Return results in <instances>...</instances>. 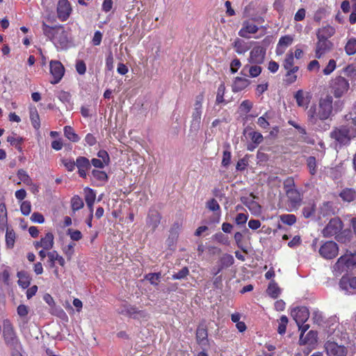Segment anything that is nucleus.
I'll return each mask as SVG.
<instances>
[{
    "label": "nucleus",
    "instance_id": "nucleus-42",
    "mask_svg": "<svg viewBox=\"0 0 356 356\" xmlns=\"http://www.w3.org/2000/svg\"><path fill=\"white\" fill-rule=\"evenodd\" d=\"M76 165L78 168H90L91 167L90 161L85 156H79L76 161Z\"/></svg>",
    "mask_w": 356,
    "mask_h": 356
},
{
    "label": "nucleus",
    "instance_id": "nucleus-49",
    "mask_svg": "<svg viewBox=\"0 0 356 356\" xmlns=\"http://www.w3.org/2000/svg\"><path fill=\"white\" fill-rule=\"evenodd\" d=\"M189 274L188 267L182 268L179 272L174 273L172 276L173 280H182L186 278Z\"/></svg>",
    "mask_w": 356,
    "mask_h": 356
},
{
    "label": "nucleus",
    "instance_id": "nucleus-30",
    "mask_svg": "<svg viewBox=\"0 0 356 356\" xmlns=\"http://www.w3.org/2000/svg\"><path fill=\"white\" fill-rule=\"evenodd\" d=\"M54 235L51 232H48L45 234L44 237L41 238L42 248L44 250H51L54 246Z\"/></svg>",
    "mask_w": 356,
    "mask_h": 356
},
{
    "label": "nucleus",
    "instance_id": "nucleus-13",
    "mask_svg": "<svg viewBox=\"0 0 356 356\" xmlns=\"http://www.w3.org/2000/svg\"><path fill=\"white\" fill-rule=\"evenodd\" d=\"M161 218V214L157 210L150 209L149 211L146 218V225L152 232H154L159 227Z\"/></svg>",
    "mask_w": 356,
    "mask_h": 356
},
{
    "label": "nucleus",
    "instance_id": "nucleus-63",
    "mask_svg": "<svg viewBox=\"0 0 356 356\" xmlns=\"http://www.w3.org/2000/svg\"><path fill=\"white\" fill-rule=\"evenodd\" d=\"M29 308L28 306H26L25 305H19L17 307V314L20 317H25V316H26L28 315V314H29Z\"/></svg>",
    "mask_w": 356,
    "mask_h": 356
},
{
    "label": "nucleus",
    "instance_id": "nucleus-35",
    "mask_svg": "<svg viewBox=\"0 0 356 356\" xmlns=\"http://www.w3.org/2000/svg\"><path fill=\"white\" fill-rule=\"evenodd\" d=\"M307 167L311 175L314 176L317 172V162L314 156H310L306 160Z\"/></svg>",
    "mask_w": 356,
    "mask_h": 356
},
{
    "label": "nucleus",
    "instance_id": "nucleus-9",
    "mask_svg": "<svg viewBox=\"0 0 356 356\" xmlns=\"http://www.w3.org/2000/svg\"><path fill=\"white\" fill-rule=\"evenodd\" d=\"M338 252V245L334 241H327L325 243L319 250L320 254L327 259L334 258L337 255Z\"/></svg>",
    "mask_w": 356,
    "mask_h": 356
},
{
    "label": "nucleus",
    "instance_id": "nucleus-14",
    "mask_svg": "<svg viewBox=\"0 0 356 356\" xmlns=\"http://www.w3.org/2000/svg\"><path fill=\"white\" fill-rule=\"evenodd\" d=\"M317 39L318 41L316 44L315 56L317 58H321L332 49L333 44L328 40H323L321 38Z\"/></svg>",
    "mask_w": 356,
    "mask_h": 356
},
{
    "label": "nucleus",
    "instance_id": "nucleus-19",
    "mask_svg": "<svg viewBox=\"0 0 356 356\" xmlns=\"http://www.w3.org/2000/svg\"><path fill=\"white\" fill-rule=\"evenodd\" d=\"M257 31L258 27L256 25L249 22H245L242 29L238 32V35L242 38H249L250 34L256 33Z\"/></svg>",
    "mask_w": 356,
    "mask_h": 356
},
{
    "label": "nucleus",
    "instance_id": "nucleus-21",
    "mask_svg": "<svg viewBox=\"0 0 356 356\" xmlns=\"http://www.w3.org/2000/svg\"><path fill=\"white\" fill-rule=\"evenodd\" d=\"M294 97L296 100L298 106L300 107L307 108L310 102V97L309 93L305 92L302 90H298L295 94Z\"/></svg>",
    "mask_w": 356,
    "mask_h": 356
},
{
    "label": "nucleus",
    "instance_id": "nucleus-32",
    "mask_svg": "<svg viewBox=\"0 0 356 356\" xmlns=\"http://www.w3.org/2000/svg\"><path fill=\"white\" fill-rule=\"evenodd\" d=\"M206 207L209 210H210L213 212H216L215 214L217 216L218 219L220 218V207L218 202H217V200L216 199L212 198V199L209 200V201H207L206 202Z\"/></svg>",
    "mask_w": 356,
    "mask_h": 356
},
{
    "label": "nucleus",
    "instance_id": "nucleus-26",
    "mask_svg": "<svg viewBox=\"0 0 356 356\" xmlns=\"http://www.w3.org/2000/svg\"><path fill=\"white\" fill-rule=\"evenodd\" d=\"M96 193L95 192L89 188L85 189V200L87 206L88 207L90 213L93 211V204L95 201Z\"/></svg>",
    "mask_w": 356,
    "mask_h": 356
},
{
    "label": "nucleus",
    "instance_id": "nucleus-47",
    "mask_svg": "<svg viewBox=\"0 0 356 356\" xmlns=\"http://www.w3.org/2000/svg\"><path fill=\"white\" fill-rule=\"evenodd\" d=\"M71 203L74 211H77L83 207V202L78 195H75L72 198Z\"/></svg>",
    "mask_w": 356,
    "mask_h": 356
},
{
    "label": "nucleus",
    "instance_id": "nucleus-28",
    "mask_svg": "<svg viewBox=\"0 0 356 356\" xmlns=\"http://www.w3.org/2000/svg\"><path fill=\"white\" fill-rule=\"evenodd\" d=\"M293 41V38L291 35H286L281 37L278 42L277 53L280 54H282L284 51V49H282L280 51V52H279L280 49V48L282 47L284 49L286 48L287 47H289V45H291L292 44Z\"/></svg>",
    "mask_w": 356,
    "mask_h": 356
},
{
    "label": "nucleus",
    "instance_id": "nucleus-59",
    "mask_svg": "<svg viewBox=\"0 0 356 356\" xmlns=\"http://www.w3.org/2000/svg\"><path fill=\"white\" fill-rule=\"evenodd\" d=\"M336 68V61L333 59L329 60L327 66L323 70V74L325 75L330 74Z\"/></svg>",
    "mask_w": 356,
    "mask_h": 356
},
{
    "label": "nucleus",
    "instance_id": "nucleus-52",
    "mask_svg": "<svg viewBox=\"0 0 356 356\" xmlns=\"http://www.w3.org/2000/svg\"><path fill=\"white\" fill-rule=\"evenodd\" d=\"M283 186L285 193L296 188L294 179L292 177L286 178L284 181Z\"/></svg>",
    "mask_w": 356,
    "mask_h": 356
},
{
    "label": "nucleus",
    "instance_id": "nucleus-29",
    "mask_svg": "<svg viewBox=\"0 0 356 356\" xmlns=\"http://www.w3.org/2000/svg\"><path fill=\"white\" fill-rule=\"evenodd\" d=\"M334 270L337 272L338 273H341L343 272H347L348 270V266L346 261V256L345 254L340 257L336 264H334Z\"/></svg>",
    "mask_w": 356,
    "mask_h": 356
},
{
    "label": "nucleus",
    "instance_id": "nucleus-5",
    "mask_svg": "<svg viewBox=\"0 0 356 356\" xmlns=\"http://www.w3.org/2000/svg\"><path fill=\"white\" fill-rule=\"evenodd\" d=\"M118 313L137 320H147L149 318L145 310H140L136 306L127 304L121 305L118 309Z\"/></svg>",
    "mask_w": 356,
    "mask_h": 356
},
{
    "label": "nucleus",
    "instance_id": "nucleus-4",
    "mask_svg": "<svg viewBox=\"0 0 356 356\" xmlns=\"http://www.w3.org/2000/svg\"><path fill=\"white\" fill-rule=\"evenodd\" d=\"M3 337L5 343L10 348H20L21 342L18 339L11 322L6 319L3 321Z\"/></svg>",
    "mask_w": 356,
    "mask_h": 356
},
{
    "label": "nucleus",
    "instance_id": "nucleus-22",
    "mask_svg": "<svg viewBox=\"0 0 356 356\" xmlns=\"http://www.w3.org/2000/svg\"><path fill=\"white\" fill-rule=\"evenodd\" d=\"M259 65V64L245 65L243 67L241 73L245 75L246 72H248L250 77H257L262 71V68Z\"/></svg>",
    "mask_w": 356,
    "mask_h": 356
},
{
    "label": "nucleus",
    "instance_id": "nucleus-2",
    "mask_svg": "<svg viewBox=\"0 0 356 356\" xmlns=\"http://www.w3.org/2000/svg\"><path fill=\"white\" fill-rule=\"evenodd\" d=\"M43 34L51 40L57 48L66 49L70 42L69 33L62 25L52 26L47 24V22L42 23Z\"/></svg>",
    "mask_w": 356,
    "mask_h": 356
},
{
    "label": "nucleus",
    "instance_id": "nucleus-64",
    "mask_svg": "<svg viewBox=\"0 0 356 356\" xmlns=\"http://www.w3.org/2000/svg\"><path fill=\"white\" fill-rule=\"evenodd\" d=\"M97 156L106 165H108L110 162V157L106 151L99 150L97 153Z\"/></svg>",
    "mask_w": 356,
    "mask_h": 356
},
{
    "label": "nucleus",
    "instance_id": "nucleus-7",
    "mask_svg": "<svg viewBox=\"0 0 356 356\" xmlns=\"http://www.w3.org/2000/svg\"><path fill=\"white\" fill-rule=\"evenodd\" d=\"M50 73L53 76L51 83L56 84L60 82L65 74V67L58 60H51L49 63Z\"/></svg>",
    "mask_w": 356,
    "mask_h": 356
},
{
    "label": "nucleus",
    "instance_id": "nucleus-20",
    "mask_svg": "<svg viewBox=\"0 0 356 356\" xmlns=\"http://www.w3.org/2000/svg\"><path fill=\"white\" fill-rule=\"evenodd\" d=\"M250 84V81L246 78L236 76L232 84V91L234 92H240L246 88Z\"/></svg>",
    "mask_w": 356,
    "mask_h": 356
},
{
    "label": "nucleus",
    "instance_id": "nucleus-53",
    "mask_svg": "<svg viewBox=\"0 0 356 356\" xmlns=\"http://www.w3.org/2000/svg\"><path fill=\"white\" fill-rule=\"evenodd\" d=\"M249 136L250 137L252 142L256 145L260 144L264 140L261 134L257 131H252L249 133Z\"/></svg>",
    "mask_w": 356,
    "mask_h": 356
},
{
    "label": "nucleus",
    "instance_id": "nucleus-15",
    "mask_svg": "<svg viewBox=\"0 0 356 356\" xmlns=\"http://www.w3.org/2000/svg\"><path fill=\"white\" fill-rule=\"evenodd\" d=\"M266 56V49L262 47H254L250 53L248 61L250 64H262Z\"/></svg>",
    "mask_w": 356,
    "mask_h": 356
},
{
    "label": "nucleus",
    "instance_id": "nucleus-31",
    "mask_svg": "<svg viewBox=\"0 0 356 356\" xmlns=\"http://www.w3.org/2000/svg\"><path fill=\"white\" fill-rule=\"evenodd\" d=\"M225 92V86L223 83H220L218 88L217 93H216V104H227L228 101L224 99V95Z\"/></svg>",
    "mask_w": 356,
    "mask_h": 356
},
{
    "label": "nucleus",
    "instance_id": "nucleus-55",
    "mask_svg": "<svg viewBox=\"0 0 356 356\" xmlns=\"http://www.w3.org/2000/svg\"><path fill=\"white\" fill-rule=\"evenodd\" d=\"M92 175L95 179L99 181H105L108 179L107 174L104 171L93 170Z\"/></svg>",
    "mask_w": 356,
    "mask_h": 356
},
{
    "label": "nucleus",
    "instance_id": "nucleus-24",
    "mask_svg": "<svg viewBox=\"0 0 356 356\" xmlns=\"http://www.w3.org/2000/svg\"><path fill=\"white\" fill-rule=\"evenodd\" d=\"M335 33V29L330 25L323 26L317 31V38L328 40Z\"/></svg>",
    "mask_w": 356,
    "mask_h": 356
},
{
    "label": "nucleus",
    "instance_id": "nucleus-11",
    "mask_svg": "<svg viewBox=\"0 0 356 356\" xmlns=\"http://www.w3.org/2000/svg\"><path fill=\"white\" fill-rule=\"evenodd\" d=\"M195 339L197 343L202 348L209 345L207 326L204 321H202L197 325Z\"/></svg>",
    "mask_w": 356,
    "mask_h": 356
},
{
    "label": "nucleus",
    "instance_id": "nucleus-40",
    "mask_svg": "<svg viewBox=\"0 0 356 356\" xmlns=\"http://www.w3.org/2000/svg\"><path fill=\"white\" fill-rule=\"evenodd\" d=\"M283 66L285 70H291L293 67H297L294 65L293 54L292 52H289L286 54Z\"/></svg>",
    "mask_w": 356,
    "mask_h": 356
},
{
    "label": "nucleus",
    "instance_id": "nucleus-16",
    "mask_svg": "<svg viewBox=\"0 0 356 356\" xmlns=\"http://www.w3.org/2000/svg\"><path fill=\"white\" fill-rule=\"evenodd\" d=\"M291 316L298 326L304 324L309 316V312L307 307H296L291 311Z\"/></svg>",
    "mask_w": 356,
    "mask_h": 356
},
{
    "label": "nucleus",
    "instance_id": "nucleus-46",
    "mask_svg": "<svg viewBox=\"0 0 356 356\" xmlns=\"http://www.w3.org/2000/svg\"><path fill=\"white\" fill-rule=\"evenodd\" d=\"M213 239L219 243L228 245L229 241L228 236L222 232H218L213 236Z\"/></svg>",
    "mask_w": 356,
    "mask_h": 356
},
{
    "label": "nucleus",
    "instance_id": "nucleus-58",
    "mask_svg": "<svg viewBox=\"0 0 356 356\" xmlns=\"http://www.w3.org/2000/svg\"><path fill=\"white\" fill-rule=\"evenodd\" d=\"M181 227V224L179 222H174L170 230V237L172 238H177L178 231L180 229Z\"/></svg>",
    "mask_w": 356,
    "mask_h": 356
},
{
    "label": "nucleus",
    "instance_id": "nucleus-3",
    "mask_svg": "<svg viewBox=\"0 0 356 356\" xmlns=\"http://www.w3.org/2000/svg\"><path fill=\"white\" fill-rule=\"evenodd\" d=\"M330 136L339 145H347L356 137V128L346 120V124L334 128Z\"/></svg>",
    "mask_w": 356,
    "mask_h": 356
},
{
    "label": "nucleus",
    "instance_id": "nucleus-43",
    "mask_svg": "<svg viewBox=\"0 0 356 356\" xmlns=\"http://www.w3.org/2000/svg\"><path fill=\"white\" fill-rule=\"evenodd\" d=\"M267 293L270 297L276 298L280 293V289L276 284L271 283L268 287Z\"/></svg>",
    "mask_w": 356,
    "mask_h": 356
},
{
    "label": "nucleus",
    "instance_id": "nucleus-6",
    "mask_svg": "<svg viewBox=\"0 0 356 356\" xmlns=\"http://www.w3.org/2000/svg\"><path fill=\"white\" fill-rule=\"evenodd\" d=\"M331 89L335 97H341L348 92L349 83L344 77L337 76L332 80Z\"/></svg>",
    "mask_w": 356,
    "mask_h": 356
},
{
    "label": "nucleus",
    "instance_id": "nucleus-37",
    "mask_svg": "<svg viewBox=\"0 0 356 356\" xmlns=\"http://www.w3.org/2000/svg\"><path fill=\"white\" fill-rule=\"evenodd\" d=\"M30 119L33 127L38 129L40 127V117L38 111L35 108L30 109Z\"/></svg>",
    "mask_w": 356,
    "mask_h": 356
},
{
    "label": "nucleus",
    "instance_id": "nucleus-36",
    "mask_svg": "<svg viewBox=\"0 0 356 356\" xmlns=\"http://www.w3.org/2000/svg\"><path fill=\"white\" fill-rule=\"evenodd\" d=\"M299 67H293L291 70H286V73L285 75V82L288 84H291L297 80V75L296 73L298 71Z\"/></svg>",
    "mask_w": 356,
    "mask_h": 356
},
{
    "label": "nucleus",
    "instance_id": "nucleus-45",
    "mask_svg": "<svg viewBox=\"0 0 356 356\" xmlns=\"http://www.w3.org/2000/svg\"><path fill=\"white\" fill-rule=\"evenodd\" d=\"M280 218L283 223L288 225H292L296 222V217L293 214H283Z\"/></svg>",
    "mask_w": 356,
    "mask_h": 356
},
{
    "label": "nucleus",
    "instance_id": "nucleus-41",
    "mask_svg": "<svg viewBox=\"0 0 356 356\" xmlns=\"http://www.w3.org/2000/svg\"><path fill=\"white\" fill-rule=\"evenodd\" d=\"M345 50L347 54L353 55L356 53V39H350L346 46Z\"/></svg>",
    "mask_w": 356,
    "mask_h": 356
},
{
    "label": "nucleus",
    "instance_id": "nucleus-51",
    "mask_svg": "<svg viewBox=\"0 0 356 356\" xmlns=\"http://www.w3.org/2000/svg\"><path fill=\"white\" fill-rule=\"evenodd\" d=\"M297 130L302 135L301 139H300L302 141L307 143L308 144H312V145L314 144V140L309 138L307 136V131L305 128H303L302 127H297Z\"/></svg>",
    "mask_w": 356,
    "mask_h": 356
},
{
    "label": "nucleus",
    "instance_id": "nucleus-57",
    "mask_svg": "<svg viewBox=\"0 0 356 356\" xmlns=\"http://www.w3.org/2000/svg\"><path fill=\"white\" fill-rule=\"evenodd\" d=\"M20 210L23 215L28 216L31 211V204L29 201H24L20 206Z\"/></svg>",
    "mask_w": 356,
    "mask_h": 356
},
{
    "label": "nucleus",
    "instance_id": "nucleus-54",
    "mask_svg": "<svg viewBox=\"0 0 356 356\" xmlns=\"http://www.w3.org/2000/svg\"><path fill=\"white\" fill-rule=\"evenodd\" d=\"M145 278L149 281L152 284L157 285L161 279V273H149Z\"/></svg>",
    "mask_w": 356,
    "mask_h": 356
},
{
    "label": "nucleus",
    "instance_id": "nucleus-44",
    "mask_svg": "<svg viewBox=\"0 0 356 356\" xmlns=\"http://www.w3.org/2000/svg\"><path fill=\"white\" fill-rule=\"evenodd\" d=\"M288 318L286 316H282L279 320V325L277 332L280 334H283L286 332V325L288 324Z\"/></svg>",
    "mask_w": 356,
    "mask_h": 356
},
{
    "label": "nucleus",
    "instance_id": "nucleus-33",
    "mask_svg": "<svg viewBox=\"0 0 356 356\" xmlns=\"http://www.w3.org/2000/svg\"><path fill=\"white\" fill-rule=\"evenodd\" d=\"M201 116L202 111L193 109V112L192 113L191 127L194 128L195 130L200 129L201 124Z\"/></svg>",
    "mask_w": 356,
    "mask_h": 356
},
{
    "label": "nucleus",
    "instance_id": "nucleus-50",
    "mask_svg": "<svg viewBox=\"0 0 356 356\" xmlns=\"http://www.w3.org/2000/svg\"><path fill=\"white\" fill-rule=\"evenodd\" d=\"M346 120L356 128V102L355 103L352 111L345 116Z\"/></svg>",
    "mask_w": 356,
    "mask_h": 356
},
{
    "label": "nucleus",
    "instance_id": "nucleus-25",
    "mask_svg": "<svg viewBox=\"0 0 356 356\" xmlns=\"http://www.w3.org/2000/svg\"><path fill=\"white\" fill-rule=\"evenodd\" d=\"M47 257L49 258V266L51 268L54 267L55 261H58L61 266H65V259L62 256L59 255L56 250L47 252Z\"/></svg>",
    "mask_w": 356,
    "mask_h": 356
},
{
    "label": "nucleus",
    "instance_id": "nucleus-39",
    "mask_svg": "<svg viewBox=\"0 0 356 356\" xmlns=\"http://www.w3.org/2000/svg\"><path fill=\"white\" fill-rule=\"evenodd\" d=\"M64 134L72 142H78L80 139L79 136L74 131V129L70 126H65L64 127Z\"/></svg>",
    "mask_w": 356,
    "mask_h": 356
},
{
    "label": "nucleus",
    "instance_id": "nucleus-1",
    "mask_svg": "<svg viewBox=\"0 0 356 356\" xmlns=\"http://www.w3.org/2000/svg\"><path fill=\"white\" fill-rule=\"evenodd\" d=\"M333 98L326 95L319 99L318 106H312L307 112L309 122L312 125L318 124V121H324L330 118L332 112Z\"/></svg>",
    "mask_w": 356,
    "mask_h": 356
},
{
    "label": "nucleus",
    "instance_id": "nucleus-10",
    "mask_svg": "<svg viewBox=\"0 0 356 356\" xmlns=\"http://www.w3.org/2000/svg\"><path fill=\"white\" fill-rule=\"evenodd\" d=\"M342 229V222L338 218H332L323 229L322 234L325 237H330L338 234Z\"/></svg>",
    "mask_w": 356,
    "mask_h": 356
},
{
    "label": "nucleus",
    "instance_id": "nucleus-34",
    "mask_svg": "<svg viewBox=\"0 0 356 356\" xmlns=\"http://www.w3.org/2000/svg\"><path fill=\"white\" fill-rule=\"evenodd\" d=\"M339 195L344 201L350 202L355 199L356 192L354 189L346 188L341 192Z\"/></svg>",
    "mask_w": 356,
    "mask_h": 356
},
{
    "label": "nucleus",
    "instance_id": "nucleus-56",
    "mask_svg": "<svg viewBox=\"0 0 356 356\" xmlns=\"http://www.w3.org/2000/svg\"><path fill=\"white\" fill-rule=\"evenodd\" d=\"M7 222V211L5 204H0V225H3Z\"/></svg>",
    "mask_w": 356,
    "mask_h": 356
},
{
    "label": "nucleus",
    "instance_id": "nucleus-8",
    "mask_svg": "<svg viewBox=\"0 0 356 356\" xmlns=\"http://www.w3.org/2000/svg\"><path fill=\"white\" fill-rule=\"evenodd\" d=\"M290 211L297 210L301 205L302 194L297 189L286 192Z\"/></svg>",
    "mask_w": 356,
    "mask_h": 356
},
{
    "label": "nucleus",
    "instance_id": "nucleus-23",
    "mask_svg": "<svg viewBox=\"0 0 356 356\" xmlns=\"http://www.w3.org/2000/svg\"><path fill=\"white\" fill-rule=\"evenodd\" d=\"M220 267L218 270L214 273V275H216L219 273L223 268H228L231 266L234 261V259L232 255L229 254H224L220 258Z\"/></svg>",
    "mask_w": 356,
    "mask_h": 356
},
{
    "label": "nucleus",
    "instance_id": "nucleus-62",
    "mask_svg": "<svg viewBox=\"0 0 356 356\" xmlns=\"http://www.w3.org/2000/svg\"><path fill=\"white\" fill-rule=\"evenodd\" d=\"M234 238L235 240L237 247L245 252V250L243 249V243H242L243 238V236L242 233L240 232H236L234 236Z\"/></svg>",
    "mask_w": 356,
    "mask_h": 356
},
{
    "label": "nucleus",
    "instance_id": "nucleus-17",
    "mask_svg": "<svg viewBox=\"0 0 356 356\" xmlns=\"http://www.w3.org/2000/svg\"><path fill=\"white\" fill-rule=\"evenodd\" d=\"M72 8L67 0H59L57 7L58 18L64 22L66 21L71 13Z\"/></svg>",
    "mask_w": 356,
    "mask_h": 356
},
{
    "label": "nucleus",
    "instance_id": "nucleus-61",
    "mask_svg": "<svg viewBox=\"0 0 356 356\" xmlns=\"http://www.w3.org/2000/svg\"><path fill=\"white\" fill-rule=\"evenodd\" d=\"M315 211L314 204H309L302 209V214L305 218H308L311 217Z\"/></svg>",
    "mask_w": 356,
    "mask_h": 356
},
{
    "label": "nucleus",
    "instance_id": "nucleus-38",
    "mask_svg": "<svg viewBox=\"0 0 356 356\" xmlns=\"http://www.w3.org/2000/svg\"><path fill=\"white\" fill-rule=\"evenodd\" d=\"M19 277L18 283L24 289L27 288L30 284V279L25 271H20L17 273Z\"/></svg>",
    "mask_w": 356,
    "mask_h": 356
},
{
    "label": "nucleus",
    "instance_id": "nucleus-12",
    "mask_svg": "<svg viewBox=\"0 0 356 356\" xmlns=\"http://www.w3.org/2000/svg\"><path fill=\"white\" fill-rule=\"evenodd\" d=\"M325 348L328 356H346L347 354L345 346H339L334 341L326 342Z\"/></svg>",
    "mask_w": 356,
    "mask_h": 356
},
{
    "label": "nucleus",
    "instance_id": "nucleus-18",
    "mask_svg": "<svg viewBox=\"0 0 356 356\" xmlns=\"http://www.w3.org/2000/svg\"><path fill=\"white\" fill-rule=\"evenodd\" d=\"M339 286L343 290L350 293V289H356V277L343 276L339 282Z\"/></svg>",
    "mask_w": 356,
    "mask_h": 356
},
{
    "label": "nucleus",
    "instance_id": "nucleus-48",
    "mask_svg": "<svg viewBox=\"0 0 356 356\" xmlns=\"http://www.w3.org/2000/svg\"><path fill=\"white\" fill-rule=\"evenodd\" d=\"M15 239V234L13 231L7 230L6 234V245L8 248H12L14 246Z\"/></svg>",
    "mask_w": 356,
    "mask_h": 356
},
{
    "label": "nucleus",
    "instance_id": "nucleus-60",
    "mask_svg": "<svg viewBox=\"0 0 356 356\" xmlns=\"http://www.w3.org/2000/svg\"><path fill=\"white\" fill-rule=\"evenodd\" d=\"M345 256L348 270L356 266V258L353 254H346Z\"/></svg>",
    "mask_w": 356,
    "mask_h": 356
},
{
    "label": "nucleus",
    "instance_id": "nucleus-27",
    "mask_svg": "<svg viewBox=\"0 0 356 356\" xmlns=\"http://www.w3.org/2000/svg\"><path fill=\"white\" fill-rule=\"evenodd\" d=\"M233 46L235 51L239 54H245L250 48V45H249L248 43L241 39H236Z\"/></svg>",
    "mask_w": 356,
    "mask_h": 356
}]
</instances>
